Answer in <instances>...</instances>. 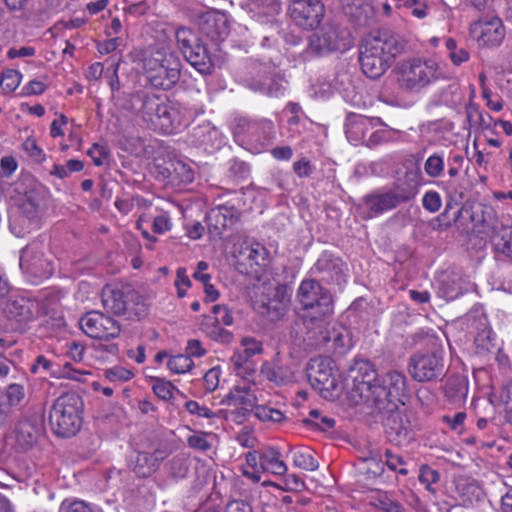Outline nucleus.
<instances>
[{
  "label": "nucleus",
  "mask_w": 512,
  "mask_h": 512,
  "mask_svg": "<svg viewBox=\"0 0 512 512\" xmlns=\"http://www.w3.org/2000/svg\"><path fill=\"white\" fill-rule=\"evenodd\" d=\"M240 212L234 206L219 205L207 214L208 228L215 235H222L240 219Z\"/></svg>",
  "instance_id": "5701e85b"
},
{
  "label": "nucleus",
  "mask_w": 512,
  "mask_h": 512,
  "mask_svg": "<svg viewBox=\"0 0 512 512\" xmlns=\"http://www.w3.org/2000/svg\"><path fill=\"white\" fill-rule=\"evenodd\" d=\"M209 434L204 432L195 433L187 438V444L190 448L202 452L208 451L211 448L210 442L207 440Z\"/></svg>",
  "instance_id": "5fc2aeb1"
},
{
  "label": "nucleus",
  "mask_w": 512,
  "mask_h": 512,
  "mask_svg": "<svg viewBox=\"0 0 512 512\" xmlns=\"http://www.w3.org/2000/svg\"><path fill=\"white\" fill-rule=\"evenodd\" d=\"M212 314L213 316H208L207 318L213 326H230L233 323V316L225 305H214L212 307Z\"/></svg>",
  "instance_id": "37998d69"
},
{
  "label": "nucleus",
  "mask_w": 512,
  "mask_h": 512,
  "mask_svg": "<svg viewBox=\"0 0 512 512\" xmlns=\"http://www.w3.org/2000/svg\"><path fill=\"white\" fill-rule=\"evenodd\" d=\"M250 87L271 97H278L285 90L284 80L276 76L266 77L263 81H254Z\"/></svg>",
  "instance_id": "f704fd0d"
},
{
  "label": "nucleus",
  "mask_w": 512,
  "mask_h": 512,
  "mask_svg": "<svg viewBox=\"0 0 512 512\" xmlns=\"http://www.w3.org/2000/svg\"><path fill=\"white\" fill-rule=\"evenodd\" d=\"M306 372L311 386L321 393L330 392L337 386L332 360L329 357L311 358L307 363Z\"/></svg>",
  "instance_id": "f3484780"
},
{
  "label": "nucleus",
  "mask_w": 512,
  "mask_h": 512,
  "mask_svg": "<svg viewBox=\"0 0 512 512\" xmlns=\"http://www.w3.org/2000/svg\"><path fill=\"white\" fill-rule=\"evenodd\" d=\"M441 75L442 71L435 60L412 58L401 64L399 82L407 91L420 92L436 82Z\"/></svg>",
  "instance_id": "20e7f679"
},
{
  "label": "nucleus",
  "mask_w": 512,
  "mask_h": 512,
  "mask_svg": "<svg viewBox=\"0 0 512 512\" xmlns=\"http://www.w3.org/2000/svg\"><path fill=\"white\" fill-rule=\"evenodd\" d=\"M424 170L431 178H437L444 171V159L439 154H433L427 158L424 163Z\"/></svg>",
  "instance_id": "09e8293b"
},
{
  "label": "nucleus",
  "mask_w": 512,
  "mask_h": 512,
  "mask_svg": "<svg viewBox=\"0 0 512 512\" xmlns=\"http://www.w3.org/2000/svg\"><path fill=\"white\" fill-rule=\"evenodd\" d=\"M329 315H301L295 322L291 335L304 350H315L329 343V329L325 318Z\"/></svg>",
  "instance_id": "423d86ee"
},
{
  "label": "nucleus",
  "mask_w": 512,
  "mask_h": 512,
  "mask_svg": "<svg viewBox=\"0 0 512 512\" xmlns=\"http://www.w3.org/2000/svg\"><path fill=\"white\" fill-rule=\"evenodd\" d=\"M317 33L322 37L325 47L329 48L330 52L344 51L351 44L349 33L333 23L324 24Z\"/></svg>",
  "instance_id": "cd10ccee"
},
{
  "label": "nucleus",
  "mask_w": 512,
  "mask_h": 512,
  "mask_svg": "<svg viewBox=\"0 0 512 512\" xmlns=\"http://www.w3.org/2000/svg\"><path fill=\"white\" fill-rule=\"evenodd\" d=\"M418 478L422 484H425L428 491L434 492V489L431 487V485L437 483L440 480V474L437 470L432 469L430 466L423 465L420 468Z\"/></svg>",
  "instance_id": "603ef678"
},
{
  "label": "nucleus",
  "mask_w": 512,
  "mask_h": 512,
  "mask_svg": "<svg viewBox=\"0 0 512 512\" xmlns=\"http://www.w3.org/2000/svg\"><path fill=\"white\" fill-rule=\"evenodd\" d=\"M385 412L389 413L385 423L388 440L396 446L409 443L413 439V431L408 416L395 410Z\"/></svg>",
  "instance_id": "aec40b11"
},
{
  "label": "nucleus",
  "mask_w": 512,
  "mask_h": 512,
  "mask_svg": "<svg viewBox=\"0 0 512 512\" xmlns=\"http://www.w3.org/2000/svg\"><path fill=\"white\" fill-rule=\"evenodd\" d=\"M168 466L173 477L185 478L189 470V459L183 454H178L168 462Z\"/></svg>",
  "instance_id": "49530a36"
},
{
  "label": "nucleus",
  "mask_w": 512,
  "mask_h": 512,
  "mask_svg": "<svg viewBox=\"0 0 512 512\" xmlns=\"http://www.w3.org/2000/svg\"><path fill=\"white\" fill-rule=\"evenodd\" d=\"M36 307L37 305L35 302L21 297L8 300L3 312L9 320L16 322L19 326H22L34 319Z\"/></svg>",
  "instance_id": "a878e982"
},
{
  "label": "nucleus",
  "mask_w": 512,
  "mask_h": 512,
  "mask_svg": "<svg viewBox=\"0 0 512 512\" xmlns=\"http://www.w3.org/2000/svg\"><path fill=\"white\" fill-rule=\"evenodd\" d=\"M370 125L371 120L369 118L363 116L356 117L347 126V137L352 141H365L366 133Z\"/></svg>",
  "instance_id": "58836bf2"
},
{
  "label": "nucleus",
  "mask_w": 512,
  "mask_h": 512,
  "mask_svg": "<svg viewBox=\"0 0 512 512\" xmlns=\"http://www.w3.org/2000/svg\"><path fill=\"white\" fill-rule=\"evenodd\" d=\"M296 298L303 311L302 315L333 314L332 295L315 279L302 280L297 290Z\"/></svg>",
  "instance_id": "6e6552de"
},
{
  "label": "nucleus",
  "mask_w": 512,
  "mask_h": 512,
  "mask_svg": "<svg viewBox=\"0 0 512 512\" xmlns=\"http://www.w3.org/2000/svg\"><path fill=\"white\" fill-rule=\"evenodd\" d=\"M141 203H145V199L140 196H135L129 199H117L115 201V207L124 215L130 213L135 206H140Z\"/></svg>",
  "instance_id": "13d9d810"
},
{
  "label": "nucleus",
  "mask_w": 512,
  "mask_h": 512,
  "mask_svg": "<svg viewBox=\"0 0 512 512\" xmlns=\"http://www.w3.org/2000/svg\"><path fill=\"white\" fill-rule=\"evenodd\" d=\"M185 408L190 414L197 415L199 417H204V418L215 417V413L211 409H209L205 406H200L198 402L193 401V400L186 402Z\"/></svg>",
  "instance_id": "e2e57ef3"
},
{
  "label": "nucleus",
  "mask_w": 512,
  "mask_h": 512,
  "mask_svg": "<svg viewBox=\"0 0 512 512\" xmlns=\"http://www.w3.org/2000/svg\"><path fill=\"white\" fill-rule=\"evenodd\" d=\"M453 221L464 232L474 230L485 221L483 208L481 205H464L454 213Z\"/></svg>",
  "instance_id": "c85d7f7f"
},
{
  "label": "nucleus",
  "mask_w": 512,
  "mask_h": 512,
  "mask_svg": "<svg viewBox=\"0 0 512 512\" xmlns=\"http://www.w3.org/2000/svg\"><path fill=\"white\" fill-rule=\"evenodd\" d=\"M470 34L480 46L497 47L505 38V27L497 16H486L470 25Z\"/></svg>",
  "instance_id": "dca6fc26"
},
{
  "label": "nucleus",
  "mask_w": 512,
  "mask_h": 512,
  "mask_svg": "<svg viewBox=\"0 0 512 512\" xmlns=\"http://www.w3.org/2000/svg\"><path fill=\"white\" fill-rule=\"evenodd\" d=\"M378 378L371 362L368 360L355 362L349 370L348 379L351 383H347V387L356 403L362 401L371 406Z\"/></svg>",
  "instance_id": "9d476101"
},
{
  "label": "nucleus",
  "mask_w": 512,
  "mask_h": 512,
  "mask_svg": "<svg viewBox=\"0 0 512 512\" xmlns=\"http://www.w3.org/2000/svg\"><path fill=\"white\" fill-rule=\"evenodd\" d=\"M42 433V426L36 420L23 419L13 431L14 445L19 451H27L36 443Z\"/></svg>",
  "instance_id": "393cba45"
},
{
  "label": "nucleus",
  "mask_w": 512,
  "mask_h": 512,
  "mask_svg": "<svg viewBox=\"0 0 512 512\" xmlns=\"http://www.w3.org/2000/svg\"><path fill=\"white\" fill-rule=\"evenodd\" d=\"M288 11L298 26L304 29H314L322 20L324 5L321 0H294Z\"/></svg>",
  "instance_id": "a211bd4d"
},
{
  "label": "nucleus",
  "mask_w": 512,
  "mask_h": 512,
  "mask_svg": "<svg viewBox=\"0 0 512 512\" xmlns=\"http://www.w3.org/2000/svg\"><path fill=\"white\" fill-rule=\"evenodd\" d=\"M152 381V390L159 399L170 401L173 398L175 386L170 381L159 377L152 378Z\"/></svg>",
  "instance_id": "a18cd8bd"
},
{
  "label": "nucleus",
  "mask_w": 512,
  "mask_h": 512,
  "mask_svg": "<svg viewBox=\"0 0 512 512\" xmlns=\"http://www.w3.org/2000/svg\"><path fill=\"white\" fill-rule=\"evenodd\" d=\"M289 454L293 464L300 469L314 471L319 466L318 461L313 457L312 452L308 448L290 450Z\"/></svg>",
  "instance_id": "4c0bfd02"
},
{
  "label": "nucleus",
  "mask_w": 512,
  "mask_h": 512,
  "mask_svg": "<svg viewBox=\"0 0 512 512\" xmlns=\"http://www.w3.org/2000/svg\"><path fill=\"white\" fill-rule=\"evenodd\" d=\"M87 154L93 159V163L96 166H101L103 164V159L108 158L109 150L106 145L94 143L87 151Z\"/></svg>",
  "instance_id": "bf43d9fd"
},
{
  "label": "nucleus",
  "mask_w": 512,
  "mask_h": 512,
  "mask_svg": "<svg viewBox=\"0 0 512 512\" xmlns=\"http://www.w3.org/2000/svg\"><path fill=\"white\" fill-rule=\"evenodd\" d=\"M46 250L42 241H33L24 247L20 255L21 269L35 278H49L54 272V265Z\"/></svg>",
  "instance_id": "ddd939ff"
},
{
  "label": "nucleus",
  "mask_w": 512,
  "mask_h": 512,
  "mask_svg": "<svg viewBox=\"0 0 512 512\" xmlns=\"http://www.w3.org/2000/svg\"><path fill=\"white\" fill-rule=\"evenodd\" d=\"M499 399L505 406V411L512 414V381L504 385L499 392Z\"/></svg>",
  "instance_id": "338daca9"
},
{
  "label": "nucleus",
  "mask_w": 512,
  "mask_h": 512,
  "mask_svg": "<svg viewBox=\"0 0 512 512\" xmlns=\"http://www.w3.org/2000/svg\"><path fill=\"white\" fill-rule=\"evenodd\" d=\"M194 363L189 355L178 354L170 357L167 362V367L175 374H183L190 371Z\"/></svg>",
  "instance_id": "79ce46f5"
},
{
  "label": "nucleus",
  "mask_w": 512,
  "mask_h": 512,
  "mask_svg": "<svg viewBox=\"0 0 512 512\" xmlns=\"http://www.w3.org/2000/svg\"><path fill=\"white\" fill-rule=\"evenodd\" d=\"M496 252L512 260V229L504 228L493 240Z\"/></svg>",
  "instance_id": "a19ab883"
},
{
  "label": "nucleus",
  "mask_w": 512,
  "mask_h": 512,
  "mask_svg": "<svg viewBox=\"0 0 512 512\" xmlns=\"http://www.w3.org/2000/svg\"><path fill=\"white\" fill-rule=\"evenodd\" d=\"M60 512H94V511L84 501L76 500L69 504L63 503L61 505Z\"/></svg>",
  "instance_id": "774afa93"
},
{
  "label": "nucleus",
  "mask_w": 512,
  "mask_h": 512,
  "mask_svg": "<svg viewBox=\"0 0 512 512\" xmlns=\"http://www.w3.org/2000/svg\"><path fill=\"white\" fill-rule=\"evenodd\" d=\"M406 42L389 29H380L364 40L359 61L363 73L376 79L382 76L405 49Z\"/></svg>",
  "instance_id": "f257e3e1"
},
{
  "label": "nucleus",
  "mask_w": 512,
  "mask_h": 512,
  "mask_svg": "<svg viewBox=\"0 0 512 512\" xmlns=\"http://www.w3.org/2000/svg\"><path fill=\"white\" fill-rule=\"evenodd\" d=\"M121 59H118L117 61H113L110 65V67L106 70V77L108 79V84L110 86V89L112 91L113 95H118L120 90V80L118 76V69L120 66Z\"/></svg>",
  "instance_id": "864d4df0"
},
{
  "label": "nucleus",
  "mask_w": 512,
  "mask_h": 512,
  "mask_svg": "<svg viewBox=\"0 0 512 512\" xmlns=\"http://www.w3.org/2000/svg\"><path fill=\"white\" fill-rule=\"evenodd\" d=\"M24 202L36 203L38 207L42 208L44 201V190L40 185L33 184L29 191L24 193Z\"/></svg>",
  "instance_id": "052dcab7"
},
{
  "label": "nucleus",
  "mask_w": 512,
  "mask_h": 512,
  "mask_svg": "<svg viewBox=\"0 0 512 512\" xmlns=\"http://www.w3.org/2000/svg\"><path fill=\"white\" fill-rule=\"evenodd\" d=\"M322 41V37L315 32L309 38V42L306 48V54L310 56H323L330 53L329 48Z\"/></svg>",
  "instance_id": "3c124183"
},
{
  "label": "nucleus",
  "mask_w": 512,
  "mask_h": 512,
  "mask_svg": "<svg viewBox=\"0 0 512 512\" xmlns=\"http://www.w3.org/2000/svg\"><path fill=\"white\" fill-rule=\"evenodd\" d=\"M408 371L417 382L438 381L445 375V361L440 352H416L409 359Z\"/></svg>",
  "instance_id": "9b49d317"
},
{
  "label": "nucleus",
  "mask_w": 512,
  "mask_h": 512,
  "mask_svg": "<svg viewBox=\"0 0 512 512\" xmlns=\"http://www.w3.org/2000/svg\"><path fill=\"white\" fill-rule=\"evenodd\" d=\"M422 204L426 210L434 213L441 207V197L436 191H428L423 196Z\"/></svg>",
  "instance_id": "680f3d73"
},
{
  "label": "nucleus",
  "mask_w": 512,
  "mask_h": 512,
  "mask_svg": "<svg viewBox=\"0 0 512 512\" xmlns=\"http://www.w3.org/2000/svg\"><path fill=\"white\" fill-rule=\"evenodd\" d=\"M172 168V183H191L194 180V172L189 165L181 160L170 159Z\"/></svg>",
  "instance_id": "ea45409f"
},
{
  "label": "nucleus",
  "mask_w": 512,
  "mask_h": 512,
  "mask_svg": "<svg viewBox=\"0 0 512 512\" xmlns=\"http://www.w3.org/2000/svg\"><path fill=\"white\" fill-rule=\"evenodd\" d=\"M83 400L74 393L59 396L49 411V424L55 435L63 438L77 434L82 426Z\"/></svg>",
  "instance_id": "f03ea898"
},
{
  "label": "nucleus",
  "mask_w": 512,
  "mask_h": 512,
  "mask_svg": "<svg viewBox=\"0 0 512 512\" xmlns=\"http://www.w3.org/2000/svg\"><path fill=\"white\" fill-rule=\"evenodd\" d=\"M240 254L249 261V265H265L268 256L267 249L260 243L254 242L242 247Z\"/></svg>",
  "instance_id": "e433bc0d"
},
{
  "label": "nucleus",
  "mask_w": 512,
  "mask_h": 512,
  "mask_svg": "<svg viewBox=\"0 0 512 512\" xmlns=\"http://www.w3.org/2000/svg\"><path fill=\"white\" fill-rule=\"evenodd\" d=\"M22 74L14 69H8L2 72L0 85L6 93H11L19 86Z\"/></svg>",
  "instance_id": "de8ad7c7"
},
{
  "label": "nucleus",
  "mask_w": 512,
  "mask_h": 512,
  "mask_svg": "<svg viewBox=\"0 0 512 512\" xmlns=\"http://www.w3.org/2000/svg\"><path fill=\"white\" fill-rule=\"evenodd\" d=\"M367 209V218L377 217L387 211L397 208L400 204L392 191L379 189L365 195L362 199Z\"/></svg>",
  "instance_id": "b1692460"
},
{
  "label": "nucleus",
  "mask_w": 512,
  "mask_h": 512,
  "mask_svg": "<svg viewBox=\"0 0 512 512\" xmlns=\"http://www.w3.org/2000/svg\"><path fill=\"white\" fill-rule=\"evenodd\" d=\"M443 389L451 404L460 405L465 402L468 394V380L464 375L452 374L447 377Z\"/></svg>",
  "instance_id": "7c9ffc66"
},
{
  "label": "nucleus",
  "mask_w": 512,
  "mask_h": 512,
  "mask_svg": "<svg viewBox=\"0 0 512 512\" xmlns=\"http://www.w3.org/2000/svg\"><path fill=\"white\" fill-rule=\"evenodd\" d=\"M464 287L462 285L461 277L452 274L446 275L439 284L438 294L447 301L454 300L462 295Z\"/></svg>",
  "instance_id": "2f4dec72"
},
{
  "label": "nucleus",
  "mask_w": 512,
  "mask_h": 512,
  "mask_svg": "<svg viewBox=\"0 0 512 512\" xmlns=\"http://www.w3.org/2000/svg\"><path fill=\"white\" fill-rule=\"evenodd\" d=\"M255 416L261 421H271L275 423L281 422L284 419V414L280 410L265 405L256 407Z\"/></svg>",
  "instance_id": "8fccbe9b"
},
{
  "label": "nucleus",
  "mask_w": 512,
  "mask_h": 512,
  "mask_svg": "<svg viewBox=\"0 0 512 512\" xmlns=\"http://www.w3.org/2000/svg\"><path fill=\"white\" fill-rule=\"evenodd\" d=\"M132 294V291L125 293L124 291L111 286L106 285L102 289L101 301L103 307L108 311L116 315H122L127 310L128 297Z\"/></svg>",
  "instance_id": "c756f323"
},
{
  "label": "nucleus",
  "mask_w": 512,
  "mask_h": 512,
  "mask_svg": "<svg viewBox=\"0 0 512 512\" xmlns=\"http://www.w3.org/2000/svg\"><path fill=\"white\" fill-rule=\"evenodd\" d=\"M219 377L220 369L216 367L211 368L205 373L203 381L206 391L213 392L218 387Z\"/></svg>",
  "instance_id": "0e129e2a"
},
{
  "label": "nucleus",
  "mask_w": 512,
  "mask_h": 512,
  "mask_svg": "<svg viewBox=\"0 0 512 512\" xmlns=\"http://www.w3.org/2000/svg\"><path fill=\"white\" fill-rule=\"evenodd\" d=\"M274 133V124L269 119L239 118L234 127L235 136L255 153H260L271 144Z\"/></svg>",
  "instance_id": "1a4fd4ad"
},
{
  "label": "nucleus",
  "mask_w": 512,
  "mask_h": 512,
  "mask_svg": "<svg viewBox=\"0 0 512 512\" xmlns=\"http://www.w3.org/2000/svg\"><path fill=\"white\" fill-rule=\"evenodd\" d=\"M80 327L87 336L100 340L117 338L121 332L116 320L99 311H91L82 316Z\"/></svg>",
  "instance_id": "4468645a"
},
{
  "label": "nucleus",
  "mask_w": 512,
  "mask_h": 512,
  "mask_svg": "<svg viewBox=\"0 0 512 512\" xmlns=\"http://www.w3.org/2000/svg\"><path fill=\"white\" fill-rule=\"evenodd\" d=\"M406 392L405 375L396 370L388 371L378 378L370 407L379 413L396 410L398 403L404 404Z\"/></svg>",
  "instance_id": "39448f33"
},
{
  "label": "nucleus",
  "mask_w": 512,
  "mask_h": 512,
  "mask_svg": "<svg viewBox=\"0 0 512 512\" xmlns=\"http://www.w3.org/2000/svg\"><path fill=\"white\" fill-rule=\"evenodd\" d=\"M304 423L325 431L335 426V419L322 415L319 410L313 409L309 412L308 418L304 419Z\"/></svg>",
  "instance_id": "c03bdc74"
},
{
  "label": "nucleus",
  "mask_w": 512,
  "mask_h": 512,
  "mask_svg": "<svg viewBox=\"0 0 512 512\" xmlns=\"http://www.w3.org/2000/svg\"><path fill=\"white\" fill-rule=\"evenodd\" d=\"M200 31L212 41H224L230 33V21L223 11L212 9L198 18Z\"/></svg>",
  "instance_id": "6ab92c4d"
},
{
  "label": "nucleus",
  "mask_w": 512,
  "mask_h": 512,
  "mask_svg": "<svg viewBox=\"0 0 512 512\" xmlns=\"http://www.w3.org/2000/svg\"><path fill=\"white\" fill-rule=\"evenodd\" d=\"M8 406H15L21 403L25 397L24 387L20 384H10L6 389Z\"/></svg>",
  "instance_id": "4d7b16f0"
},
{
  "label": "nucleus",
  "mask_w": 512,
  "mask_h": 512,
  "mask_svg": "<svg viewBox=\"0 0 512 512\" xmlns=\"http://www.w3.org/2000/svg\"><path fill=\"white\" fill-rule=\"evenodd\" d=\"M113 99L117 106L126 111L139 114L144 121H146L149 110L153 108L155 102L154 95H148L142 91L118 93V95H113Z\"/></svg>",
  "instance_id": "412c9836"
},
{
  "label": "nucleus",
  "mask_w": 512,
  "mask_h": 512,
  "mask_svg": "<svg viewBox=\"0 0 512 512\" xmlns=\"http://www.w3.org/2000/svg\"><path fill=\"white\" fill-rule=\"evenodd\" d=\"M180 68L178 56L164 48L153 51L143 59L145 78L156 89H171L180 79Z\"/></svg>",
  "instance_id": "7ed1b4c3"
},
{
  "label": "nucleus",
  "mask_w": 512,
  "mask_h": 512,
  "mask_svg": "<svg viewBox=\"0 0 512 512\" xmlns=\"http://www.w3.org/2000/svg\"><path fill=\"white\" fill-rule=\"evenodd\" d=\"M131 468L137 476L142 478L149 477L158 469L150 452L146 451L137 453L135 459L131 462Z\"/></svg>",
  "instance_id": "c9c22d12"
},
{
  "label": "nucleus",
  "mask_w": 512,
  "mask_h": 512,
  "mask_svg": "<svg viewBox=\"0 0 512 512\" xmlns=\"http://www.w3.org/2000/svg\"><path fill=\"white\" fill-rule=\"evenodd\" d=\"M223 512H254L250 503L237 499L228 501Z\"/></svg>",
  "instance_id": "69168bd1"
},
{
  "label": "nucleus",
  "mask_w": 512,
  "mask_h": 512,
  "mask_svg": "<svg viewBox=\"0 0 512 512\" xmlns=\"http://www.w3.org/2000/svg\"><path fill=\"white\" fill-rule=\"evenodd\" d=\"M280 456V452L277 449L273 447L266 449L261 454V469L275 475H283L287 470V466L280 459Z\"/></svg>",
  "instance_id": "473e14b6"
},
{
  "label": "nucleus",
  "mask_w": 512,
  "mask_h": 512,
  "mask_svg": "<svg viewBox=\"0 0 512 512\" xmlns=\"http://www.w3.org/2000/svg\"><path fill=\"white\" fill-rule=\"evenodd\" d=\"M328 333L332 348L339 354H344L352 347L351 334L346 327L333 326Z\"/></svg>",
  "instance_id": "72a5a7b5"
},
{
  "label": "nucleus",
  "mask_w": 512,
  "mask_h": 512,
  "mask_svg": "<svg viewBox=\"0 0 512 512\" xmlns=\"http://www.w3.org/2000/svg\"><path fill=\"white\" fill-rule=\"evenodd\" d=\"M176 41L184 58L202 75L213 72V63L206 45L190 28L179 27L175 32Z\"/></svg>",
  "instance_id": "0eeeda50"
},
{
  "label": "nucleus",
  "mask_w": 512,
  "mask_h": 512,
  "mask_svg": "<svg viewBox=\"0 0 512 512\" xmlns=\"http://www.w3.org/2000/svg\"><path fill=\"white\" fill-rule=\"evenodd\" d=\"M421 172L419 169L407 170L404 176L394 183L393 189H389L395 195L399 204L409 202L418 193Z\"/></svg>",
  "instance_id": "bb28decb"
},
{
  "label": "nucleus",
  "mask_w": 512,
  "mask_h": 512,
  "mask_svg": "<svg viewBox=\"0 0 512 512\" xmlns=\"http://www.w3.org/2000/svg\"><path fill=\"white\" fill-rule=\"evenodd\" d=\"M227 403L236 409L235 420L242 422L251 412L256 411L257 397L250 387H235L227 396Z\"/></svg>",
  "instance_id": "4be33fe9"
},
{
  "label": "nucleus",
  "mask_w": 512,
  "mask_h": 512,
  "mask_svg": "<svg viewBox=\"0 0 512 512\" xmlns=\"http://www.w3.org/2000/svg\"><path fill=\"white\" fill-rule=\"evenodd\" d=\"M145 122L164 134H172L187 125V119L179 107L161 103L156 96Z\"/></svg>",
  "instance_id": "f8f14e48"
},
{
  "label": "nucleus",
  "mask_w": 512,
  "mask_h": 512,
  "mask_svg": "<svg viewBox=\"0 0 512 512\" xmlns=\"http://www.w3.org/2000/svg\"><path fill=\"white\" fill-rule=\"evenodd\" d=\"M385 458H386V465L389 469L392 471H397L402 475H407L408 470L404 467L405 461L404 459L396 454H393L392 451L386 450L385 451Z\"/></svg>",
  "instance_id": "6e6d98bb"
},
{
  "label": "nucleus",
  "mask_w": 512,
  "mask_h": 512,
  "mask_svg": "<svg viewBox=\"0 0 512 512\" xmlns=\"http://www.w3.org/2000/svg\"><path fill=\"white\" fill-rule=\"evenodd\" d=\"M346 272V263L340 257L328 251L322 252L311 268L312 275L317 276L327 284L341 285L345 283Z\"/></svg>",
  "instance_id": "2eb2a0df"
}]
</instances>
